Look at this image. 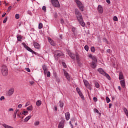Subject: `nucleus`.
Instances as JSON below:
<instances>
[{
	"mask_svg": "<svg viewBox=\"0 0 128 128\" xmlns=\"http://www.w3.org/2000/svg\"><path fill=\"white\" fill-rule=\"evenodd\" d=\"M36 106H42V101L40 100H38L36 102Z\"/></svg>",
	"mask_w": 128,
	"mask_h": 128,
	"instance_id": "21",
	"label": "nucleus"
},
{
	"mask_svg": "<svg viewBox=\"0 0 128 128\" xmlns=\"http://www.w3.org/2000/svg\"><path fill=\"white\" fill-rule=\"evenodd\" d=\"M92 55L91 54H90V55H89V58H92Z\"/></svg>",
	"mask_w": 128,
	"mask_h": 128,
	"instance_id": "63",
	"label": "nucleus"
},
{
	"mask_svg": "<svg viewBox=\"0 0 128 128\" xmlns=\"http://www.w3.org/2000/svg\"><path fill=\"white\" fill-rule=\"evenodd\" d=\"M119 80H124V74H122V72H120Z\"/></svg>",
	"mask_w": 128,
	"mask_h": 128,
	"instance_id": "22",
	"label": "nucleus"
},
{
	"mask_svg": "<svg viewBox=\"0 0 128 128\" xmlns=\"http://www.w3.org/2000/svg\"><path fill=\"white\" fill-rule=\"evenodd\" d=\"M42 68L44 70V74H46V73L48 72V68H46V65L42 66Z\"/></svg>",
	"mask_w": 128,
	"mask_h": 128,
	"instance_id": "17",
	"label": "nucleus"
},
{
	"mask_svg": "<svg viewBox=\"0 0 128 128\" xmlns=\"http://www.w3.org/2000/svg\"><path fill=\"white\" fill-rule=\"evenodd\" d=\"M60 22H61V24H64V20L61 19V20H60Z\"/></svg>",
	"mask_w": 128,
	"mask_h": 128,
	"instance_id": "59",
	"label": "nucleus"
},
{
	"mask_svg": "<svg viewBox=\"0 0 128 128\" xmlns=\"http://www.w3.org/2000/svg\"><path fill=\"white\" fill-rule=\"evenodd\" d=\"M76 58L78 62H80V56L78 53L76 54Z\"/></svg>",
	"mask_w": 128,
	"mask_h": 128,
	"instance_id": "23",
	"label": "nucleus"
},
{
	"mask_svg": "<svg viewBox=\"0 0 128 128\" xmlns=\"http://www.w3.org/2000/svg\"><path fill=\"white\" fill-rule=\"evenodd\" d=\"M48 40L50 42V44H51V46H56V42L54 41V40H52V38H48Z\"/></svg>",
	"mask_w": 128,
	"mask_h": 128,
	"instance_id": "10",
	"label": "nucleus"
},
{
	"mask_svg": "<svg viewBox=\"0 0 128 128\" xmlns=\"http://www.w3.org/2000/svg\"><path fill=\"white\" fill-rule=\"evenodd\" d=\"M22 112H20L19 113H18L17 116H18V118H21L20 116H22Z\"/></svg>",
	"mask_w": 128,
	"mask_h": 128,
	"instance_id": "42",
	"label": "nucleus"
},
{
	"mask_svg": "<svg viewBox=\"0 0 128 128\" xmlns=\"http://www.w3.org/2000/svg\"><path fill=\"white\" fill-rule=\"evenodd\" d=\"M92 62H98V60H96V56H92Z\"/></svg>",
	"mask_w": 128,
	"mask_h": 128,
	"instance_id": "29",
	"label": "nucleus"
},
{
	"mask_svg": "<svg viewBox=\"0 0 128 128\" xmlns=\"http://www.w3.org/2000/svg\"><path fill=\"white\" fill-rule=\"evenodd\" d=\"M65 116L66 120H68L70 118V112H67L65 114Z\"/></svg>",
	"mask_w": 128,
	"mask_h": 128,
	"instance_id": "14",
	"label": "nucleus"
},
{
	"mask_svg": "<svg viewBox=\"0 0 128 128\" xmlns=\"http://www.w3.org/2000/svg\"><path fill=\"white\" fill-rule=\"evenodd\" d=\"M8 112H14V108H9Z\"/></svg>",
	"mask_w": 128,
	"mask_h": 128,
	"instance_id": "54",
	"label": "nucleus"
},
{
	"mask_svg": "<svg viewBox=\"0 0 128 128\" xmlns=\"http://www.w3.org/2000/svg\"><path fill=\"white\" fill-rule=\"evenodd\" d=\"M120 84L123 88H124V87L126 86V82H124V80H122L120 81Z\"/></svg>",
	"mask_w": 128,
	"mask_h": 128,
	"instance_id": "18",
	"label": "nucleus"
},
{
	"mask_svg": "<svg viewBox=\"0 0 128 128\" xmlns=\"http://www.w3.org/2000/svg\"><path fill=\"white\" fill-rule=\"evenodd\" d=\"M38 28H39V30H42V23L39 24Z\"/></svg>",
	"mask_w": 128,
	"mask_h": 128,
	"instance_id": "33",
	"label": "nucleus"
},
{
	"mask_svg": "<svg viewBox=\"0 0 128 128\" xmlns=\"http://www.w3.org/2000/svg\"><path fill=\"white\" fill-rule=\"evenodd\" d=\"M15 18H16V20H18V18H20V14H16V15H15Z\"/></svg>",
	"mask_w": 128,
	"mask_h": 128,
	"instance_id": "37",
	"label": "nucleus"
},
{
	"mask_svg": "<svg viewBox=\"0 0 128 128\" xmlns=\"http://www.w3.org/2000/svg\"><path fill=\"white\" fill-rule=\"evenodd\" d=\"M51 3L52 6H54L55 8H60V2L58 0H51Z\"/></svg>",
	"mask_w": 128,
	"mask_h": 128,
	"instance_id": "6",
	"label": "nucleus"
},
{
	"mask_svg": "<svg viewBox=\"0 0 128 128\" xmlns=\"http://www.w3.org/2000/svg\"><path fill=\"white\" fill-rule=\"evenodd\" d=\"M42 10H44V12H46V6H43L42 8Z\"/></svg>",
	"mask_w": 128,
	"mask_h": 128,
	"instance_id": "46",
	"label": "nucleus"
},
{
	"mask_svg": "<svg viewBox=\"0 0 128 128\" xmlns=\"http://www.w3.org/2000/svg\"><path fill=\"white\" fill-rule=\"evenodd\" d=\"M84 49L86 52H88V46L87 45L85 46Z\"/></svg>",
	"mask_w": 128,
	"mask_h": 128,
	"instance_id": "40",
	"label": "nucleus"
},
{
	"mask_svg": "<svg viewBox=\"0 0 128 128\" xmlns=\"http://www.w3.org/2000/svg\"><path fill=\"white\" fill-rule=\"evenodd\" d=\"M4 3L5 6H8V3H6V1H4Z\"/></svg>",
	"mask_w": 128,
	"mask_h": 128,
	"instance_id": "60",
	"label": "nucleus"
},
{
	"mask_svg": "<svg viewBox=\"0 0 128 128\" xmlns=\"http://www.w3.org/2000/svg\"><path fill=\"white\" fill-rule=\"evenodd\" d=\"M95 86L97 88H100V84L98 82H94Z\"/></svg>",
	"mask_w": 128,
	"mask_h": 128,
	"instance_id": "32",
	"label": "nucleus"
},
{
	"mask_svg": "<svg viewBox=\"0 0 128 128\" xmlns=\"http://www.w3.org/2000/svg\"><path fill=\"white\" fill-rule=\"evenodd\" d=\"M4 100V96H2L0 98V100Z\"/></svg>",
	"mask_w": 128,
	"mask_h": 128,
	"instance_id": "55",
	"label": "nucleus"
},
{
	"mask_svg": "<svg viewBox=\"0 0 128 128\" xmlns=\"http://www.w3.org/2000/svg\"><path fill=\"white\" fill-rule=\"evenodd\" d=\"M123 110H124V112L125 113L126 115V116H128V109H126V108H124Z\"/></svg>",
	"mask_w": 128,
	"mask_h": 128,
	"instance_id": "24",
	"label": "nucleus"
},
{
	"mask_svg": "<svg viewBox=\"0 0 128 128\" xmlns=\"http://www.w3.org/2000/svg\"><path fill=\"white\" fill-rule=\"evenodd\" d=\"M30 84L31 86H32V84H34V81H30Z\"/></svg>",
	"mask_w": 128,
	"mask_h": 128,
	"instance_id": "53",
	"label": "nucleus"
},
{
	"mask_svg": "<svg viewBox=\"0 0 128 128\" xmlns=\"http://www.w3.org/2000/svg\"><path fill=\"white\" fill-rule=\"evenodd\" d=\"M93 100H94V102H98V98L96 97H94L93 98Z\"/></svg>",
	"mask_w": 128,
	"mask_h": 128,
	"instance_id": "52",
	"label": "nucleus"
},
{
	"mask_svg": "<svg viewBox=\"0 0 128 128\" xmlns=\"http://www.w3.org/2000/svg\"><path fill=\"white\" fill-rule=\"evenodd\" d=\"M40 124V122L37 121L34 123V126H38Z\"/></svg>",
	"mask_w": 128,
	"mask_h": 128,
	"instance_id": "41",
	"label": "nucleus"
},
{
	"mask_svg": "<svg viewBox=\"0 0 128 128\" xmlns=\"http://www.w3.org/2000/svg\"><path fill=\"white\" fill-rule=\"evenodd\" d=\"M15 112H17V114H18L20 113V110L18 109H16L15 110H14Z\"/></svg>",
	"mask_w": 128,
	"mask_h": 128,
	"instance_id": "51",
	"label": "nucleus"
},
{
	"mask_svg": "<svg viewBox=\"0 0 128 128\" xmlns=\"http://www.w3.org/2000/svg\"><path fill=\"white\" fill-rule=\"evenodd\" d=\"M46 74L48 78H50V72L47 71Z\"/></svg>",
	"mask_w": 128,
	"mask_h": 128,
	"instance_id": "44",
	"label": "nucleus"
},
{
	"mask_svg": "<svg viewBox=\"0 0 128 128\" xmlns=\"http://www.w3.org/2000/svg\"><path fill=\"white\" fill-rule=\"evenodd\" d=\"M106 2H108V4H110V0H106Z\"/></svg>",
	"mask_w": 128,
	"mask_h": 128,
	"instance_id": "58",
	"label": "nucleus"
},
{
	"mask_svg": "<svg viewBox=\"0 0 128 128\" xmlns=\"http://www.w3.org/2000/svg\"><path fill=\"white\" fill-rule=\"evenodd\" d=\"M60 108H64V102L60 101L58 102Z\"/></svg>",
	"mask_w": 128,
	"mask_h": 128,
	"instance_id": "28",
	"label": "nucleus"
},
{
	"mask_svg": "<svg viewBox=\"0 0 128 128\" xmlns=\"http://www.w3.org/2000/svg\"><path fill=\"white\" fill-rule=\"evenodd\" d=\"M30 118H32V116H28L26 118H24V122H28L29 120H30Z\"/></svg>",
	"mask_w": 128,
	"mask_h": 128,
	"instance_id": "27",
	"label": "nucleus"
},
{
	"mask_svg": "<svg viewBox=\"0 0 128 128\" xmlns=\"http://www.w3.org/2000/svg\"><path fill=\"white\" fill-rule=\"evenodd\" d=\"M112 104H109V108H112Z\"/></svg>",
	"mask_w": 128,
	"mask_h": 128,
	"instance_id": "62",
	"label": "nucleus"
},
{
	"mask_svg": "<svg viewBox=\"0 0 128 128\" xmlns=\"http://www.w3.org/2000/svg\"><path fill=\"white\" fill-rule=\"evenodd\" d=\"M24 48H26V50H28V52H32V54H36V52H34V51L32 50V48L27 46L25 44H24Z\"/></svg>",
	"mask_w": 128,
	"mask_h": 128,
	"instance_id": "9",
	"label": "nucleus"
},
{
	"mask_svg": "<svg viewBox=\"0 0 128 128\" xmlns=\"http://www.w3.org/2000/svg\"><path fill=\"white\" fill-rule=\"evenodd\" d=\"M78 94L80 96V98L82 100L84 98V95L82 94V92L80 91V92H78Z\"/></svg>",
	"mask_w": 128,
	"mask_h": 128,
	"instance_id": "31",
	"label": "nucleus"
},
{
	"mask_svg": "<svg viewBox=\"0 0 128 128\" xmlns=\"http://www.w3.org/2000/svg\"><path fill=\"white\" fill-rule=\"evenodd\" d=\"M91 66L92 68H96V62H92Z\"/></svg>",
	"mask_w": 128,
	"mask_h": 128,
	"instance_id": "20",
	"label": "nucleus"
},
{
	"mask_svg": "<svg viewBox=\"0 0 128 128\" xmlns=\"http://www.w3.org/2000/svg\"><path fill=\"white\" fill-rule=\"evenodd\" d=\"M22 36L20 35H18V36H17V40L18 42H20L22 40Z\"/></svg>",
	"mask_w": 128,
	"mask_h": 128,
	"instance_id": "30",
	"label": "nucleus"
},
{
	"mask_svg": "<svg viewBox=\"0 0 128 128\" xmlns=\"http://www.w3.org/2000/svg\"><path fill=\"white\" fill-rule=\"evenodd\" d=\"M26 114H28V110L22 112V114H24V116H26Z\"/></svg>",
	"mask_w": 128,
	"mask_h": 128,
	"instance_id": "38",
	"label": "nucleus"
},
{
	"mask_svg": "<svg viewBox=\"0 0 128 128\" xmlns=\"http://www.w3.org/2000/svg\"><path fill=\"white\" fill-rule=\"evenodd\" d=\"M98 10L100 14H102V12H104V8H102V6L99 5L98 8Z\"/></svg>",
	"mask_w": 128,
	"mask_h": 128,
	"instance_id": "13",
	"label": "nucleus"
},
{
	"mask_svg": "<svg viewBox=\"0 0 128 128\" xmlns=\"http://www.w3.org/2000/svg\"><path fill=\"white\" fill-rule=\"evenodd\" d=\"M91 52H96V49L94 48V46L91 47Z\"/></svg>",
	"mask_w": 128,
	"mask_h": 128,
	"instance_id": "34",
	"label": "nucleus"
},
{
	"mask_svg": "<svg viewBox=\"0 0 128 128\" xmlns=\"http://www.w3.org/2000/svg\"><path fill=\"white\" fill-rule=\"evenodd\" d=\"M69 56L72 60H76V55H74V54L72 53V52H70L69 53Z\"/></svg>",
	"mask_w": 128,
	"mask_h": 128,
	"instance_id": "15",
	"label": "nucleus"
},
{
	"mask_svg": "<svg viewBox=\"0 0 128 128\" xmlns=\"http://www.w3.org/2000/svg\"><path fill=\"white\" fill-rule=\"evenodd\" d=\"M84 82L85 86H86L87 88H88V90H92V87H90V83H88V80H84Z\"/></svg>",
	"mask_w": 128,
	"mask_h": 128,
	"instance_id": "7",
	"label": "nucleus"
},
{
	"mask_svg": "<svg viewBox=\"0 0 128 128\" xmlns=\"http://www.w3.org/2000/svg\"><path fill=\"white\" fill-rule=\"evenodd\" d=\"M18 108H22V104H20L18 105Z\"/></svg>",
	"mask_w": 128,
	"mask_h": 128,
	"instance_id": "49",
	"label": "nucleus"
},
{
	"mask_svg": "<svg viewBox=\"0 0 128 128\" xmlns=\"http://www.w3.org/2000/svg\"><path fill=\"white\" fill-rule=\"evenodd\" d=\"M2 126L4 127V128H14V127L10 126L6 124H3Z\"/></svg>",
	"mask_w": 128,
	"mask_h": 128,
	"instance_id": "25",
	"label": "nucleus"
},
{
	"mask_svg": "<svg viewBox=\"0 0 128 128\" xmlns=\"http://www.w3.org/2000/svg\"><path fill=\"white\" fill-rule=\"evenodd\" d=\"M98 72H100V74H102L103 76H104L108 80H110V76L108 74L106 73V72L102 70V68H99L98 70Z\"/></svg>",
	"mask_w": 128,
	"mask_h": 128,
	"instance_id": "3",
	"label": "nucleus"
},
{
	"mask_svg": "<svg viewBox=\"0 0 128 128\" xmlns=\"http://www.w3.org/2000/svg\"><path fill=\"white\" fill-rule=\"evenodd\" d=\"M113 20H114V22H118V17H116V16H114L113 18Z\"/></svg>",
	"mask_w": 128,
	"mask_h": 128,
	"instance_id": "39",
	"label": "nucleus"
},
{
	"mask_svg": "<svg viewBox=\"0 0 128 128\" xmlns=\"http://www.w3.org/2000/svg\"><path fill=\"white\" fill-rule=\"evenodd\" d=\"M107 52H108V54H110V52H112V50H110V49H108L106 50Z\"/></svg>",
	"mask_w": 128,
	"mask_h": 128,
	"instance_id": "50",
	"label": "nucleus"
},
{
	"mask_svg": "<svg viewBox=\"0 0 128 128\" xmlns=\"http://www.w3.org/2000/svg\"><path fill=\"white\" fill-rule=\"evenodd\" d=\"M118 89L119 90H122V88H120V86H118Z\"/></svg>",
	"mask_w": 128,
	"mask_h": 128,
	"instance_id": "64",
	"label": "nucleus"
},
{
	"mask_svg": "<svg viewBox=\"0 0 128 128\" xmlns=\"http://www.w3.org/2000/svg\"><path fill=\"white\" fill-rule=\"evenodd\" d=\"M75 2L78 6V8L82 12H84V6L82 4V3L80 1V0H75Z\"/></svg>",
	"mask_w": 128,
	"mask_h": 128,
	"instance_id": "4",
	"label": "nucleus"
},
{
	"mask_svg": "<svg viewBox=\"0 0 128 128\" xmlns=\"http://www.w3.org/2000/svg\"><path fill=\"white\" fill-rule=\"evenodd\" d=\"M54 76L56 80V82H60V78L56 76V73L54 74Z\"/></svg>",
	"mask_w": 128,
	"mask_h": 128,
	"instance_id": "19",
	"label": "nucleus"
},
{
	"mask_svg": "<svg viewBox=\"0 0 128 128\" xmlns=\"http://www.w3.org/2000/svg\"><path fill=\"white\" fill-rule=\"evenodd\" d=\"M2 76H8V68H6V66H2Z\"/></svg>",
	"mask_w": 128,
	"mask_h": 128,
	"instance_id": "5",
	"label": "nucleus"
},
{
	"mask_svg": "<svg viewBox=\"0 0 128 128\" xmlns=\"http://www.w3.org/2000/svg\"><path fill=\"white\" fill-rule=\"evenodd\" d=\"M34 46L35 48H36L37 50H40V44H38V43L35 42L34 44Z\"/></svg>",
	"mask_w": 128,
	"mask_h": 128,
	"instance_id": "16",
	"label": "nucleus"
},
{
	"mask_svg": "<svg viewBox=\"0 0 128 128\" xmlns=\"http://www.w3.org/2000/svg\"><path fill=\"white\" fill-rule=\"evenodd\" d=\"M12 10V6H10L8 8L7 10V12H10V10Z\"/></svg>",
	"mask_w": 128,
	"mask_h": 128,
	"instance_id": "45",
	"label": "nucleus"
},
{
	"mask_svg": "<svg viewBox=\"0 0 128 128\" xmlns=\"http://www.w3.org/2000/svg\"><path fill=\"white\" fill-rule=\"evenodd\" d=\"M95 112H97V114H98L99 112L98 110V109H95Z\"/></svg>",
	"mask_w": 128,
	"mask_h": 128,
	"instance_id": "61",
	"label": "nucleus"
},
{
	"mask_svg": "<svg viewBox=\"0 0 128 128\" xmlns=\"http://www.w3.org/2000/svg\"><path fill=\"white\" fill-rule=\"evenodd\" d=\"M76 90L77 92H80V90L78 88H76Z\"/></svg>",
	"mask_w": 128,
	"mask_h": 128,
	"instance_id": "47",
	"label": "nucleus"
},
{
	"mask_svg": "<svg viewBox=\"0 0 128 128\" xmlns=\"http://www.w3.org/2000/svg\"><path fill=\"white\" fill-rule=\"evenodd\" d=\"M54 110H56H56H58V107H56V106H54Z\"/></svg>",
	"mask_w": 128,
	"mask_h": 128,
	"instance_id": "57",
	"label": "nucleus"
},
{
	"mask_svg": "<svg viewBox=\"0 0 128 128\" xmlns=\"http://www.w3.org/2000/svg\"><path fill=\"white\" fill-rule=\"evenodd\" d=\"M16 114H18V112L14 111V114L13 116V118H16Z\"/></svg>",
	"mask_w": 128,
	"mask_h": 128,
	"instance_id": "35",
	"label": "nucleus"
},
{
	"mask_svg": "<svg viewBox=\"0 0 128 128\" xmlns=\"http://www.w3.org/2000/svg\"><path fill=\"white\" fill-rule=\"evenodd\" d=\"M7 20H8V17H6L4 18V20H3L4 24H6V22Z\"/></svg>",
	"mask_w": 128,
	"mask_h": 128,
	"instance_id": "43",
	"label": "nucleus"
},
{
	"mask_svg": "<svg viewBox=\"0 0 128 128\" xmlns=\"http://www.w3.org/2000/svg\"><path fill=\"white\" fill-rule=\"evenodd\" d=\"M106 100L107 104H108V102H110V98H108V96H106Z\"/></svg>",
	"mask_w": 128,
	"mask_h": 128,
	"instance_id": "36",
	"label": "nucleus"
},
{
	"mask_svg": "<svg viewBox=\"0 0 128 128\" xmlns=\"http://www.w3.org/2000/svg\"><path fill=\"white\" fill-rule=\"evenodd\" d=\"M28 106H30V102H28L26 104L25 106L26 107Z\"/></svg>",
	"mask_w": 128,
	"mask_h": 128,
	"instance_id": "56",
	"label": "nucleus"
},
{
	"mask_svg": "<svg viewBox=\"0 0 128 128\" xmlns=\"http://www.w3.org/2000/svg\"><path fill=\"white\" fill-rule=\"evenodd\" d=\"M74 12L76 15V17L77 18L80 24L84 28L86 26V23L84 22V20L82 19V14L80 12L78 11V8H76L74 10Z\"/></svg>",
	"mask_w": 128,
	"mask_h": 128,
	"instance_id": "1",
	"label": "nucleus"
},
{
	"mask_svg": "<svg viewBox=\"0 0 128 128\" xmlns=\"http://www.w3.org/2000/svg\"><path fill=\"white\" fill-rule=\"evenodd\" d=\"M14 92V88H11L8 92L7 94L8 96H12Z\"/></svg>",
	"mask_w": 128,
	"mask_h": 128,
	"instance_id": "8",
	"label": "nucleus"
},
{
	"mask_svg": "<svg viewBox=\"0 0 128 128\" xmlns=\"http://www.w3.org/2000/svg\"><path fill=\"white\" fill-rule=\"evenodd\" d=\"M64 76H65L66 78H67L68 80H70V74H68V72H66V71L64 70Z\"/></svg>",
	"mask_w": 128,
	"mask_h": 128,
	"instance_id": "11",
	"label": "nucleus"
},
{
	"mask_svg": "<svg viewBox=\"0 0 128 128\" xmlns=\"http://www.w3.org/2000/svg\"><path fill=\"white\" fill-rule=\"evenodd\" d=\"M26 70L28 72H30V68H26Z\"/></svg>",
	"mask_w": 128,
	"mask_h": 128,
	"instance_id": "48",
	"label": "nucleus"
},
{
	"mask_svg": "<svg viewBox=\"0 0 128 128\" xmlns=\"http://www.w3.org/2000/svg\"><path fill=\"white\" fill-rule=\"evenodd\" d=\"M64 56V53L60 50H56L54 52V56L56 60H58L60 56Z\"/></svg>",
	"mask_w": 128,
	"mask_h": 128,
	"instance_id": "2",
	"label": "nucleus"
},
{
	"mask_svg": "<svg viewBox=\"0 0 128 128\" xmlns=\"http://www.w3.org/2000/svg\"><path fill=\"white\" fill-rule=\"evenodd\" d=\"M64 120L61 121L58 126V128H64Z\"/></svg>",
	"mask_w": 128,
	"mask_h": 128,
	"instance_id": "12",
	"label": "nucleus"
},
{
	"mask_svg": "<svg viewBox=\"0 0 128 128\" xmlns=\"http://www.w3.org/2000/svg\"><path fill=\"white\" fill-rule=\"evenodd\" d=\"M27 110H29L30 112H32V106H30L26 108Z\"/></svg>",
	"mask_w": 128,
	"mask_h": 128,
	"instance_id": "26",
	"label": "nucleus"
}]
</instances>
